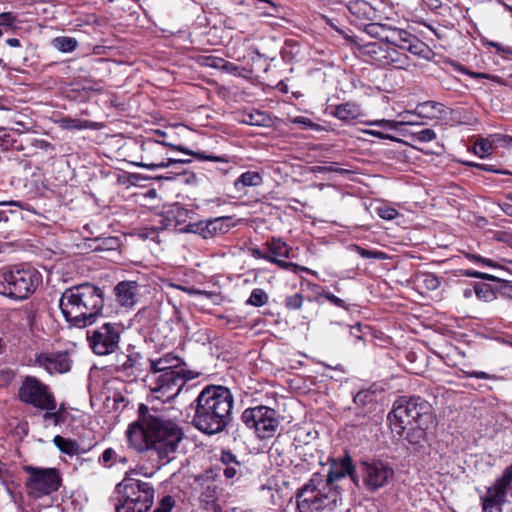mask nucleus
I'll return each instance as SVG.
<instances>
[{
	"instance_id": "1",
	"label": "nucleus",
	"mask_w": 512,
	"mask_h": 512,
	"mask_svg": "<svg viewBox=\"0 0 512 512\" xmlns=\"http://www.w3.org/2000/svg\"><path fill=\"white\" fill-rule=\"evenodd\" d=\"M126 437L129 446L137 452H155L160 460L168 462L183 439V432L163 412L140 404L138 418L129 424Z\"/></svg>"
},
{
	"instance_id": "2",
	"label": "nucleus",
	"mask_w": 512,
	"mask_h": 512,
	"mask_svg": "<svg viewBox=\"0 0 512 512\" xmlns=\"http://www.w3.org/2000/svg\"><path fill=\"white\" fill-rule=\"evenodd\" d=\"M234 397L224 386H206L195 400L192 423L204 434L222 432L231 420Z\"/></svg>"
},
{
	"instance_id": "3",
	"label": "nucleus",
	"mask_w": 512,
	"mask_h": 512,
	"mask_svg": "<svg viewBox=\"0 0 512 512\" xmlns=\"http://www.w3.org/2000/svg\"><path fill=\"white\" fill-rule=\"evenodd\" d=\"M59 308L65 320L75 328L93 325L104 308L103 290L91 283L75 285L64 290Z\"/></svg>"
},
{
	"instance_id": "4",
	"label": "nucleus",
	"mask_w": 512,
	"mask_h": 512,
	"mask_svg": "<svg viewBox=\"0 0 512 512\" xmlns=\"http://www.w3.org/2000/svg\"><path fill=\"white\" fill-rule=\"evenodd\" d=\"M168 148L193 156L200 161H225V159L220 156L205 155L204 153L189 150L181 145H174L170 142H166L165 140L148 137L141 143V162L136 163V165L150 171H155L157 169L170 167L174 164H185L191 162L190 159L166 157L168 154Z\"/></svg>"
},
{
	"instance_id": "5",
	"label": "nucleus",
	"mask_w": 512,
	"mask_h": 512,
	"mask_svg": "<svg viewBox=\"0 0 512 512\" xmlns=\"http://www.w3.org/2000/svg\"><path fill=\"white\" fill-rule=\"evenodd\" d=\"M134 470L125 473L115 486V512H147L153 505L155 489L149 482L132 477Z\"/></svg>"
},
{
	"instance_id": "6",
	"label": "nucleus",
	"mask_w": 512,
	"mask_h": 512,
	"mask_svg": "<svg viewBox=\"0 0 512 512\" xmlns=\"http://www.w3.org/2000/svg\"><path fill=\"white\" fill-rule=\"evenodd\" d=\"M391 429L402 436L409 425L430 426L433 423L432 406L420 396H401L388 414Z\"/></svg>"
},
{
	"instance_id": "7",
	"label": "nucleus",
	"mask_w": 512,
	"mask_h": 512,
	"mask_svg": "<svg viewBox=\"0 0 512 512\" xmlns=\"http://www.w3.org/2000/svg\"><path fill=\"white\" fill-rule=\"evenodd\" d=\"M340 500L337 487H330L319 476H314L296 494L299 512H321L333 509Z\"/></svg>"
},
{
	"instance_id": "8",
	"label": "nucleus",
	"mask_w": 512,
	"mask_h": 512,
	"mask_svg": "<svg viewBox=\"0 0 512 512\" xmlns=\"http://www.w3.org/2000/svg\"><path fill=\"white\" fill-rule=\"evenodd\" d=\"M41 282L34 268H16L0 272V294L15 300L27 299Z\"/></svg>"
},
{
	"instance_id": "9",
	"label": "nucleus",
	"mask_w": 512,
	"mask_h": 512,
	"mask_svg": "<svg viewBox=\"0 0 512 512\" xmlns=\"http://www.w3.org/2000/svg\"><path fill=\"white\" fill-rule=\"evenodd\" d=\"M241 420L249 429L254 430L260 439L274 436L280 424L276 410L263 405L246 408Z\"/></svg>"
},
{
	"instance_id": "10",
	"label": "nucleus",
	"mask_w": 512,
	"mask_h": 512,
	"mask_svg": "<svg viewBox=\"0 0 512 512\" xmlns=\"http://www.w3.org/2000/svg\"><path fill=\"white\" fill-rule=\"evenodd\" d=\"M23 470L28 474L26 487L31 495L40 498L58 490L61 485V476L56 468H41L24 466Z\"/></svg>"
},
{
	"instance_id": "11",
	"label": "nucleus",
	"mask_w": 512,
	"mask_h": 512,
	"mask_svg": "<svg viewBox=\"0 0 512 512\" xmlns=\"http://www.w3.org/2000/svg\"><path fill=\"white\" fill-rule=\"evenodd\" d=\"M191 378V372L183 367L159 373L153 375L154 386H151V391L155 398L166 402L178 396L186 380Z\"/></svg>"
},
{
	"instance_id": "12",
	"label": "nucleus",
	"mask_w": 512,
	"mask_h": 512,
	"mask_svg": "<svg viewBox=\"0 0 512 512\" xmlns=\"http://www.w3.org/2000/svg\"><path fill=\"white\" fill-rule=\"evenodd\" d=\"M120 326L117 323H104L101 326L89 329L86 338L91 350L99 356L114 353L119 347Z\"/></svg>"
},
{
	"instance_id": "13",
	"label": "nucleus",
	"mask_w": 512,
	"mask_h": 512,
	"mask_svg": "<svg viewBox=\"0 0 512 512\" xmlns=\"http://www.w3.org/2000/svg\"><path fill=\"white\" fill-rule=\"evenodd\" d=\"M19 399L36 408L55 410L56 401L47 385L33 376H26L19 388Z\"/></svg>"
},
{
	"instance_id": "14",
	"label": "nucleus",
	"mask_w": 512,
	"mask_h": 512,
	"mask_svg": "<svg viewBox=\"0 0 512 512\" xmlns=\"http://www.w3.org/2000/svg\"><path fill=\"white\" fill-rule=\"evenodd\" d=\"M360 473L365 489L370 492H375L386 486L394 476L391 465L380 459L362 461Z\"/></svg>"
},
{
	"instance_id": "15",
	"label": "nucleus",
	"mask_w": 512,
	"mask_h": 512,
	"mask_svg": "<svg viewBox=\"0 0 512 512\" xmlns=\"http://www.w3.org/2000/svg\"><path fill=\"white\" fill-rule=\"evenodd\" d=\"M512 480L510 472H503L494 483L487 487L486 493L480 497L483 512H501L506 502L509 482Z\"/></svg>"
},
{
	"instance_id": "16",
	"label": "nucleus",
	"mask_w": 512,
	"mask_h": 512,
	"mask_svg": "<svg viewBox=\"0 0 512 512\" xmlns=\"http://www.w3.org/2000/svg\"><path fill=\"white\" fill-rule=\"evenodd\" d=\"M366 53L372 58L378 65H396L398 68H406L408 63V57L400 54L395 47L384 48L378 43H369L365 46Z\"/></svg>"
},
{
	"instance_id": "17",
	"label": "nucleus",
	"mask_w": 512,
	"mask_h": 512,
	"mask_svg": "<svg viewBox=\"0 0 512 512\" xmlns=\"http://www.w3.org/2000/svg\"><path fill=\"white\" fill-rule=\"evenodd\" d=\"M347 476H350L351 480L358 485L359 478L355 475V467L349 455L335 458L331 461L327 478L323 482L329 484L330 487H336L335 483Z\"/></svg>"
},
{
	"instance_id": "18",
	"label": "nucleus",
	"mask_w": 512,
	"mask_h": 512,
	"mask_svg": "<svg viewBox=\"0 0 512 512\" xmlns=\"http://www.w3.org/2000/svg\"><path fill=\"white\" fill-rule=\"evenodd\" d=\"M36 362L50 374L65 373L70 370V359L66 352L42 353L37 356Z\"/></svg>"
},
{
	"instance_id": "19",
	"label": "nucleus",
	"mask_w": 512,
	"mask_h": 512,
	"mask_svg": "<svg viewBox=\"0 0 512 512\" xmlns=\"http://www.w3.org/2000/svg\"><path fill=\"white\" fill-rule=\"evenodd\" d=\"M219 460L223 466L222 471L226 480L233 483L244 474L245 466L230 450H222Z\"/></svg>"
},
{
	"instance_id": "20",
	"label": "nucleus",
	"mask_w": 512,
	"mask_h": 512,
	"mask_svg": "<svg viewBox=\"0 0 512 512\" xmlns=\"http://www.w3.org/2000/svg\"><path fill=\"white\" fill-rule=\"evenodd\" d=\"M139 287V284L135 281L119 282L115 287L117 302L127 308L134 306L137 301Z\"/></svg>"
},
{
	"instance_id": "21",
	"label": "nucleus",
	"mask_w": 512,
	"mask_h": 512,
	"mask_svg": "<svg viewBox=\"0 0 512 512\" xmlns=\"http://www.w3.org/2000/svg\"><path fill=\"white\" fill-rule=\"evenodd\" d=\"M6 137H9V135H4V138H3V141L5 142V147L6 148H14L16 150H19V151H25L26 149H29V151L26 153V155H32L34 154V151H32L33 148L35 149H40V150H43L45 152L51 150L53 151L54 150V147L51 143L43 140V139H38V138H35V137H26L25 138V143H26V146H24L22 143L20 145H16V141L13 140L12 142H10L9 140H6L5 138Z\"/></svg>"
},
{
	"instance_id": "22",
	"label": "nucleus",
	"mask_w": 512,
	"mask_h": 512,
	"mask_svg": "<svg viewBox=\"0 0 512 512\" xmlns=\"http://www.w3.org/2000/svg\"><path fill=\"white\" fill-rule=\"evenodd\" d=\"M99 464L104 468H113L117 466H126L128 458L122 449L107 448L99 457Z\"/></svg>"
},
{
	"instance_id": "23",
	"label": "nucleus",
	"mask_w": 512,
	"mask_h": 512,
	"mask_svg": "<svg viewBox=\"0 0 512 512\" xmlns=\"http://www.w3.org/2000/svg\"><path fill=\"white\" fill-rule=\"evenodd\" d=\"M179 359L177 357L166 355L157 360H148L147 361V369H149L153 375L167 372L169 370H174L176 368H181L182 366L178 365Z\"/></svg>"
},
{
	"instance_id": "24",
	"label": "nucleus",
	"mask_w": 512,
	"mask_h": 512,
	"mask_svg": "<svg viewBox=\"0 0 512 512\" xmlns=\"http://www.w3.org/2000/svg\"><path fill=\"white\" fill-rule=\"evenodd\" d=\"M55 446L64 454L75 456L86 453L88 450L80 447L77 441L56 435L53 438Z\"/></svg>"
},
{
	"instance_id": "25",
	"label": "nucleus",
	"mask_w": 512,
	"mask_h": 512,
	"mask_svg": "<svg viewBox=\"0 0 512 512\" xmlns=\"http://www.w3.org/2000/svg\"><path fill=\"white\" fill-rule=\"evenodd\" d=\"M443 105L435 101H426L417 105L415 113L419 117L438 119L443 112Z\"/></svg>"
},
{
	"instance_id": "26",
	"label": "nucleus",
	"mask_w": 512,
	"mask_h": 512,
	"mask_svg": "<svg viewBox=\"0 0 512 512\" xmlns=\"http://www.w3.org/2000/svg\"><path fill=\"white\" fill-rule=\"evenodd\" d=\"M428 428L429 426L424 425H409L405 430L407 431L405 439L410 445L414 446V449H418L426 440V430Z\"/></svg>"
},
{
	"instance_id": "27",
	"label": "nucleus",
	"mask_w": 512,
	"mask_h": 512,
	"mask_svg": "<svg viewBox=\"0 0 512 512\" xmlns=\"http://www.w3.org/2000/svg\"><path fill=\"white\" fill-rule=\"evenodd\" d=\"M250 251L251 255L254 258L264 259L266 261L276 264L282 269L292 270L293 272H297V270L302 269L299 265L295 263L287 262L284 261L283 259H276L275 257H272L270 254L262 252L259 248H252Z\"/></svg>"
},
{
	"instance_id": "28",
	"label": "nucleus",
	"mask_w": 512,
	"mask_h": 512,
	"mask_svg": "<svg viewBox=\"0 0 512 512\" xmlns=\"http://www.w3.org/2000/svg\"><path fill=\"white\" fill-rule=\"evenodd\" d=\"M335 117L342 121H351L357 119L361 115V111L358 105L354 103L340 104L335 108Z\"/></svg>"
},
{
	"instance_id": "29",
	"label": "nucleus",
	"mask_w": 512,
	"mask_h": 512,
	"mask_svg": "<svg viewBox=\"0 0 512 512\" xmlns=\"http://www.w3.org/2000/svg\"><path fill=\"white\" fill-rule=\"evenodd\" d=\"M265 246L268 249V254L276 259L290 257V247L281 239L271 238L266 241Z\"/></svg>"
},
{
	"instance_id": "30",
	"label": "nucleus",
	"mask_w": 512,
	"mask_h": 512,
	"mask_svg": "<svg viewBox=\"0 0 512 512\" xmlns=\"http://www.w3.org/2000/svg\"><path fill=\"white\" fill-rule=\"evenodd\" d=\"M263 182V178L259 172L247 171L242 173L234 182V187L241 190L244 187L259 186Z\"/></svg>"
},
{
	"instance_id": "31",
	"label": "nucleus",
	"mask_w": 512,
	"mask_h": 512,
	"mask_svg": "<svg viewBox=\"0 0 512 512\" xmlns=\"http://www.w3.org/2000/svg\"><path fill=\"white\" fill-rule=\"evenodd\" d=\"M348 9L353 15L362 19H371L375 13L372 6L364 0L351 1Z\"/></svg>"
},
{
	"instance_id": "32",
	"label": "nucleus",
	"mask_w": 512,
	"mask_h": 512,
	"mask_svg": "<svg viewBox=\"0 0 512 512\" xmlns=\"http://www.w3.org/2000/svg\"><path fill=\"white\" fill-rule=\"evenodd\" d=\"M142 356L139 353H132L123 356V361L118 359L119 368L122 371H131L132 373L141 372L142 369Z\"/></svg>"
},
{
	"instance_id": "33",
	"label": "nucleus",
	"mask_w": 512,
	"mask_h": 512,
	"mask_svg": "<svg viewBox=\"0 0 512 512\" xmlns=\"http://www.w3.org/2000/svg\"><path fill=\"white\" fill-rule=\"evenodd\" d=\"M404 50L422 58H427V54L429 53L428 46L415 35L413 38H410L409 43L404 46Z\"/></svg>"
},
{
	"instance_id": "34",
	"label": "nucleus",
	"mask_w": 512,
	"mask_h": 512,
	"mask_svg": "<svg viewBox=\"0 0 512 512\" xmlns=\"http://www.w3.org/2000/svg\"><path fill=\"white\" fill-rule=\"evenodd\" d=\"M218 494L219 487L214 482H207L202 486L200 499L206 504L214 505L218 499Z\"/></svg>"
},
{
	"instance_id": "35",
	"label": "nucleus",
	"mask_w": 512,
	"mask_h": 512,
	"mask_svg": "<svg viewBox=\"0 0 512 512\" xmlns=\"http://www.w3.org/2000/svg\"><path fill=\"white\" fill-rule=\"evenodd\" d=\"M52 45L58 51L68 53L77 48L78 42L73 37L60 36L53 39Z\"/></svg>"
},
{
	"instance_id": "36",
	"label": "nucleus",
	"mask_w": 512,
	"mask_h": 512,
	"mask_svg": "<svg viewBox=\"0 0 512 512\" xmlns=\"http://www.w3.org/2000/svg\"><path fill=\"white\" fill-rule=\"evenodd\" d=\"M474 293L479 300L491 302L496 299V291L486 283H476Z\"/></svg>"
},
{
	"instance_id": "37",
	"label": "nucleus",
	"mask_w": 512,
	"mask_h": 512,
	"mask_svg": "<svg viewBox=\"0 0 512 512\" xmlns=\"http://www.w3.org/2000/svg\"><path fill=\"white\" fill-rule=\"evenodd\" d=\"M268 302V294L260 288H256L252 290L249 299L247 300V304L261 307L267 304Z\"/></svg>"
},
{
	"instance_id": "38",
	"label": "nucleus",
	"mask_w": 512,
	"mask_h": 512,
	"mask_svg": "<svg viewBox=\"0 0 512 512\" xmlns=\"http://www.w3.org/2000/svg\"><path fill=\"white\" fill-rule=\"evenodd\" d=\"M492 149L493 146L491 142L483 138L478 139L473 146L474 153L479 157H485L486 155H489Z\"/></svg>"
},
{
	"instance_id": "39",
	"label": "nucleus",
	"mask_w": 512,
	"mask_h": 512,
	"mask_svg": "<svg viewBox=\"0 0 512 512\" xmlns=\"http://www.w3.org/2000/svg\"><path fill=\"white\" fill-rule=\"evenodd\" d=\"M436 137V133L434 130L425 128L417 132H413L411 134V138L413 141H417L419 143H427L434 140Z\"/></svg>"
},
{
	"instance_id": "40",
	"label": "nucleus",
	"mask_w": 512,
	"mask_h": 512,
	"mask_svg": "<svg viewBox=\"0 0 512 512\" xmlns=\"http://www.w3.org/2000/svg\"><path fill=\"white\" fill-rule=\"evenodd\" d=\"M60 124L62 128L70 130H82L88 128L86 121L69 117L61 119Z\"/></svg>"
},
{
	"instance_id": "41",
	"label": "nucleus",
	"mask_w": 512,
	"mask_h": 512,
	"mask_svg": "<svg viewBox=\"0 0 512 512\" xmlns=\"http://www.w3.org/2000/svg\"><path fill=\"white\" fill-rule=\"evenodd\" d=\"M304 302V297L301 293H295L285 298L284 304L288 310H299L301 309Z\"/></svg>"
},
{
	"instance_id": "42",
	"label": "nucleus",
	"mask_w": 512,
	"mask_h": 512,
	"mask_svg": "<svg viewBox=\"0 0 512 512\" xmlns=\"http://www.w3.org/2000/svg\"><path fill=\"white\" fill-rule=\"evenodd\" d=\"M43 419L47 424H52L57 426L65 421V417L61 411L54 410H46V413L43 415Z\"/></svg>"
},
{
	"instance_id": "43",
	"label": "nucleus",
	"mask_w": 512,
	"mask_h": 512,
	"mask_svg": "<svg viewBox=\"0 0 512 512\" xmlns=\"http://www.w3.org/2000/svg\"><path fill=\"white\" fill-rule=\"evenodd\" d=\"M377 215L385 220H393L398 216V211L386 204L380 205L376 208Z\"/></svg>"
},
{
	"instance_id": "44",
	"label": "nucleus",
	"mask_w": 512,
	"mask_h": 512,
	"mask_svg": "<svg viewBox=\"0 0 512 512\" xmlns=\"http://www.w3.org/2000/svg\"><path fill=\"white\" fill-rule=\"evenodd\" d=\"M413 36L414 35L411 34L410 32H408L404 29H401V30H399L396 38L394 39V43L392 45L401 50H404V46H406L409 43L410 38H413Z\"/></svg>"
},
{
	"instance_id": "45",
	"label": "nucleus",
	"mask_w": 512,
	"mask_h": 512,
	"mask_svg": "<svg viewBox=\"0 0 512 512\" xmlns=\"http://www.w3.org/2000/svg\"><path fill=\"white\" fill-rule=\"evenodd\" d=\"M460 272H461V275L466 276V277L478 278V279L489 280V281L499 280V278L494 275L479 272V271L472 270V269H463Z\"/></svg>"
},
{
	"instance_id": "46",
	"label": "nucleus",
	"mask_w": 512,
	"mask_h": 512,
	"mask_svg": "<svg viewBox=\"0 0 512 512\" xmlns=\"http://www.w3.org/2000/svg\"><path fill=\"white\" fill-rule=\"evenodd\" d=\"M307 451L303 453V461L307 463L308 466H313L315 464H320L321 460L319 457V452L317 449H312L311 447L306 448Z\"/></svg>"
},
{
	"instance_id": "47",
	"label": "nucleus",
	"mask_w": 512,
	"mask_h": 512,
	"mask_svg": "<svg viewBox=\"0 0 512 512\" xmlns=\"http://www.w3.org/2000/svg\"><path fill=\"white\" fill-rule=\"evenodd\" d=\"M16 20V15L11 12H3L0 14V25L6 30L14 28Z\"/></svg>"
},
{
	"instance_id": "48",
	"label": "nucleus",
	"mask_w": 512,
	"mask_h": 512,
	"mask_svg": "<svg viewBox=\"0 0 512 512\" xmlns=\"http://www.w3.org/2000/svg\"><path fill=\"white\" fill-rule=\"evenodd\" d=\"M366 32L373 37L379 38L381 41L383 39V34L386 32V25L379 23H372L366 27Z\"/></svg>"
},
{
	"instance_id": "49",
	"label": "nucleus",
	"mask_w": 512,
	"mask_h": 512,
	"mask_svg": "<svg viewBox=\"0 0 512 512\" xmlns=\"http://www.w3.org/2000/svg\"><path fill=\"white\" fill-rule=\"evenodd\" d=\"M174 505L175 500L173 497L167 495L161 499L159 506L154 510V512H172Z\"/></svg>"
},
{
	"instance_id": "50",
	"label": "nucleus",
	"mask_w": 512,
	"mask_h": 512,
	"mask_svg": "<svg viewBox=\"0 0 512 512\" xmlns=\"http://www.w3.org/2000/svg\"><path fill=\"white\" fill-rule=\"evenodd\" d=\"M423 283H424V286L428 289V290H431V291H434V290H437L440 286V280L439 278L432 274V273H427L423 276Z\"/></svg>"
},
{
	"instance_id": "51",
	"label": "nucleus",
	"mask_w": 512,
	"mask_h": 512,
	"mask_svg": "<svg viewBox=\"0 0 512 512\" xmlns=\"http://www.w3.org/2000/svg\"><path fill=\"white\" fill-rule=\"evenodd\" d=\"M357 252L362 258L385 259L386 255L381 251L367 250L362 247L356 246Z\"/></svg>"
},
{
	"instance_id": "52",
	"label": "nucleus",
	"mask_w": 512,
	"mask_h": 512,
	"mask_svg": "<svg viewBox=\"0 0 512 512\" xmlns=\"http://www.w3.org/2000/svg\"><path fill=\"white\" fill-rule=\"evenodd\" d=\"M248 119L245 120L246 123L256 126H261L265 124L266 116L264 113L260 111H255L247 115Z\"/></svg>"
},
{
	"instance_id": "53",
	"label": "nucleus",
	"mask_w": 512,
	"mask_h": 512,
	"mask_svg": "<svg viewBox=\"0 0 512 512\" xmlns=\"http://www.w3.org/2000/svg\"><path fill=\"white\" fill-rule=\"evenodd\" d=\"M321 296L323 298H325L326 300H328L330 303H332L335 306H338V307L343 308L345 310L349 309V305H347L346 302L343 299L335 296L331 292H323L321 294Z\"/></svg>"
},
{
	"instance_id": "54",
	"label": "nucleus",
	"mask_w": 512,
	"mask_h": 512,
	"mask_svg": "<svg viewBox=\"0 0 512 512\" xmlns=\"http://www.w3.org/2000/svg\"><path fill=\"white\" fill-rule=\"evenodd\" d=\"M495 282H499V287L497 288L498 293L512 298V285L509 281L499 278V280H496Z\"/></svg>"
},
{
	"instance_id": "55",
	"label": "nucleus",
	"mask_w": 512,
	"mask_h": 512,
	"mask_svg": "<svg viewBox=\"0 0 512 512\" xmlns=\"http://www.w3.org/2000/svg\"><path fill=\"white\" fill-rule=\"evenodd\" d=\"M465 375L470 378L485 379V380H498L496 375L488 374L483 371H464Z\"/></svg>"
},
{
	"instance_id": "56",
	"label": "nucleus",
	"mask_w": 512,
	"mask_h": 512,
	"mask_svg": "<svg viewBox=\"0 0 512 512\" xmlns=\"http://www.w3.org/2000/svg\"><path fill=\"white\" fill-rule=\"evenodd\" d=\"M398 124L399 123L396 121L386 120V119L375 120V121L369 122V125H371V126H378V127H382L384 129H388V130L396 129Z\"/></svg>"
},
{
	"instance_id": "57",
	"label": "nucleus",
	"mask_w": 512,
	"mask_h": 512,
	"mask_svg": "<svg viewBox=\"0 0 512 512\" xmlns=\"http://www.w3.org/2000/svg\"><path fill=\"white\" fill-rule=\"evenodd\" d=\"M399 30H400L399 28L386 25V32L383 34L382 41L387 42L392 45L394 43V39L396 38Z\"/></svg>"
},
{
	"instance_id": "58",
	"label": "nucleus",
	"mask_w": 512,
	"mask_h": 512,
	"mask_svg": "<svg viewBox=\"0 0 512 512\" xmlns=\"http://www.w3.org/2000/svg\"><path fill=\"white\" fill-rule=\"evenodd\" d=\"M467 258L470 259L471 261L482 263L483 265L488 266V267H493V268L499 267V265H497L494 261L487 259V258H483L479 255L467 254Z\"/></svg>"
},
{
	"instance_id": "59",
	"label": "nucleus",
	"mask_w": 512,
	"mask_h": 512,
	"mask_svg": "<svg viewBox=\"0 0 512 512\" xmlns=\"http://www.w3.org/2000/svg\"><path fill=\"white\" fill-rule=\"evenodd\" d=\"M469 165L484 171L493 172L497 174H505L504 171L497 169L494 165L491 164L469 163Z\"/></svg>"
},
{
	"instance_id": "60",
	"label": "nucleus",
	"mask_w": 512,
	"mask_h": 512,
	"mask_svg": "<svg viewBox=\"0 0 512 512\" xmlns=\"http://www.w3.org/2000/svg\"><path fill=\"white\" fill-rule=\"evenodd\" d=\"M103 245H104V247L99 246V248L100 249L112 250V249H115V248H117L119 246V241H118L117 238L110 237V238H106L103 241ZM96 249H98V247Z\"/></svg>"
},
{
	"instance_id": "61",
	"label": "nucleus",
	"mask_w": 512,
	"mask_h": 512,
	"mask_svg": "<svg viewBox=\"0 0 512 512\" xmlns=\"http://www.w3.org/2000/svg\"><path fill=\"white\" fill-rule=\"evenodd\" d=\"M460 71L462 73H465V74L471 76L472 78H476V79H478V78H485V79L495 80V78H496L495 76H491V75L486 74V73L473 72V71H469V70H467L465 68L460 69Z\"/></svg>"
},
{
	"instance_id": "62",
	"label": "nucleus",
	"mask_w": 512,
	"mask_h": 512,
	"mask_svg": "<svg viewBox=\"0 0 512 512\" xmlns=\"http://www.w3.org/2000/svg\"><path fill=\"white\" fill-rule=\"evenodd\" d=\"M13 132L23 134L29 131V127L25 126L22 122H16V127L11 129Z\"/></svg>"
},
{
	"instance_id": "63",
	"label": "nucleus",
	"mask_w": 512,
	"mask_h": 512,
	"mask_svg": "<svg viewBox=\"0 0 512 512\" xmlns=\"http://www.w3.org/2000/svg\"><path fill=\"white\" fill-rule=\"evenodd\" d=\"M368 134L372 135V136H375V137H378L380 139H393L392 136L390 135H387V134H384L383 132H380V131H376V130H368L366 131Z\"/></svg>"
},
{
	"instance_id": "64",
	"label": "nucleus",
	"mask_w": 512,
	"mask_h": 512,
	"mask_svg": "<svg viewBox=\"0 0 512 512\" xmlns=\"http://www.w3.org/2000/svg\"><path fill=\"white\" fill-rule=\"evenodd\" d=\"M175 212H177V214L179 215V217H182V216H185L186 215V210L181 208V207H175V208H172L171 210H169L167 213H168V219L170 220V216L173 215Z\"/></svg>"
}]
</instances>
